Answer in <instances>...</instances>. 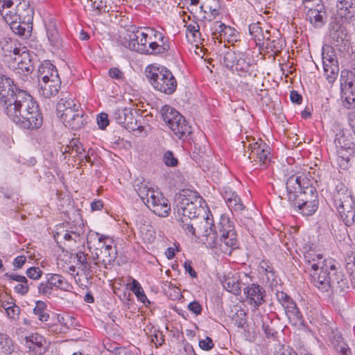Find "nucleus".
Segmentation results:
<instances>
[{
	"mask_svg": "<svg viewBox=\"0 0 355 355\" xmlns=\"http://www.w3.org/2000/svg\"><path fill=\"white\" fill-rule=\"evenodd\" d=\"M15 92L3 106L5 113L22 128H39L43 118L37 103L25 90L15 88Z\"/></svg>",
	"mask_w": 355,
	"mask_h": 355,
	"instance_id": "obj_1",
	"label": "nucleus"
},
{
	"mask_svg": "<svg viewBox=\"0 0 355 355\" xmlns=\"http://www.w3.org/2000/svg\"><path fill=\"white\" fill-rule=\"evenodd\" d=\"M121 42L127 49L146 55H166L170 49L168 37L150 27H131Z\"/></svg>",
	"mask_w": 355,
	"mask_h": 355,
	"instance_id": "obj_2",
	"label": "nucleus"
},
{
	"mask_svg": "<svg viewBox=\"0 0 355 355\" xmlns=\"http://www.w3.org/2000/svg\"><path fill=\"white\" fill-rule=\"evenodd\" d=\"M287 198L291 205L297 207L304 216H311L318 207V196L316 189L309 180L295 174L290 176L286 182Z\"/></svg>",
	"mask_w": 355,
	"mask_h": 355,
	"instance_id": "obj_3",
	"label": "nucleus"
},
{
	"mask_svg": "<svg viewBox=\"0 0 355 355\" xmlns=\"http://www.w3.org/2000/svg\"><path fill=\"white\" fill-rule=\"evenodd\" d=\"M311 282L322 293L342 292L349 288L345 275L338 270L337 263L332 259H324L319 269L309 272Z\"/></svg>",
	"mask_w": 355,
	"mask_h": 355,
	"instance_id": "obj_4",
	"label": "nucleus"
},
{
	"mask_svg": "<svg viewBox=\"0 0 355 355\" xmlns=\"http://www.w3.org/2000/svg\"><path fill=\"white\" fill-rule=\"evenodd\" d=\"M202 200L196 192L191 191H182L176 196L174 214L180 226L200 216L203 209Z\"/></svg>",
	"mask_w": 355,
	"mask_h": 355,
	"instance_id": "obj_5",
	"label": "nucleus"
},
{
	"mask_svg": "<svg viewBox=\"0 0 355 355\" xmlns=\"http://www.w3.org/2000/svg\"><path fill=\"white\" fill-rule=\"evenodd\" d=\"M135 189L142 202L156 215L166 216L171 211L168 200L162 193L149 188L146 184L139 183L135 186Z\"/></svg>",
	"mask_w": 355,
	"mask_h": 355,
	"instance_id": "obj_6",
	"label": "nucleus"
},
{
	"mask_svg": "<svg viewBox=\"0 0 355 355\" xmlns=\"http://www.w3.org/2000/svg\"><path fill=\"white\" fill-rule=\"evenodd\" d=\"M146 73L155 89L169 95L176 90V79L172 72L165 67L148 66Z\"/></svg>",
	"mask_w": 355,
	"mask_h": 355,
	"instance_id": "obj_7",
	"label": "nucleus"
},
{
	"mask_svg": "<svg viewBox=\"0 0 355 355\" xmlns=\"http://www.w3.org/2000/svg\"><path fill=\"white\" fill-rule=\"evenodd\" d=\"M218 228L219 233L218 252L231 254L232 251L237 248L239 245L234 223L228 218L222 217Z\"/></svg>",
	"mask_w": 355,
	"mask_h": 355,
	"instance_id": "obj_8",
	"label": "nucleus"
},
{
	"mask_svg": "<svg viewBox=\"0 0 355 355\" xmlns=\"http://www.w3.org/2000/svg\"><path fill=\"white\" fill-rule=\"evenodd\" d=\"M28 9L31 8L25 0H0V15L8 24L21 19Z\"/></svg>",
	"mask_w": 355,
	"mask_h": 355,
	"instance_id": "obj_9",
	"label": "nucleus"
},
{
	"mask_svg": "<svg viewBox=\"0 0 355 355\" xmlns=\"http://www.w3.org/2000/svg\"><path fill=\"white\" fill-rule=\"evenodd\" d=\"M110 239L101 236L98 237V247L93 255L94 264L98 267L107 268L115 261L117 257V250L115 246L112 245Z\"/></svg>",
	"mask_w": 355,
	"mask_h": 355,
	"instance_id": "obj_10",
	"label": "nucleus"
},
{
	"mask_svg": "<svg viewBox=\"0 0 355 355\" xmlns=\"http://www.w3.org/2000/svg\"><path fill=\"white\" fill-rule=\"evenodd\" d=\"M71 285L60 275L49 273L46 275V280L38 286V292L44 295H51L54 289L68 291Z\"/></svg>",
	"mask_w": 355,
	"mask_h": 355,
	"instance_id": "obj_11",
	"label": "nucleus"
},
{
	"mask_svg": "<svg viewBox=\"0 0 355 355\" xmlns=\"http://www.w3.org/2000/svg\"><path fill=\"white\" fill-rule=\"evenodd\" d=\"M186 232L196 238H200L209 230L211 227H214L213 220L208 217H196L191 220V222L187 223L184 225L180 226Z\"/></svg>",
	"mask_w": 355,
	"mask_h": 355,
	"instance_id": "obj_12",
	"label": "nucleus"
},
{
	"mask_svg": "<svg viewBox=\"0 0 355 355\" xmlns=\"http://www.w3.org/2000/svg\"><path fill=\"white\" fill-rule=\"evenodd\" d=\"M306 12V19L314 28H320L324 26L327 21V14L322 3H318L313 7L309 8Z\"/></svg>",
	"mask_w": 355,
	"mask_h": 355,
	"instance_id": "obj_13",
	"label": "nucleus"
},
{
	"mask_svg": "<svg viewBox=\"0 0 355 355\" xmlns=\"http://www.w3.org/2000/svg\"><path fill=\"white\" fill-rule=\"evenodd\" d=\"M33 15V9H28L27 13L23 15L21 19L16 20V22L9 24L13 33L25 37L29 36L32 30Z\"/></svg>",
	"mask_w": 355,
	"mask_h": 355,
	"instance_id": "obj_14",
	"label": "nucleus"
},
{
	"mask_svg": "<svg viewBox=\"0 0 355 355\" xmlns=\"http://www.w3.org/2000/svg\"><path fill=\"white\" fill-rule=\"evenodd\" d=\"M13 67L16 70V73L27 76L33 71L34 65L31 55L26 48L17 55L13 57Z\"/></svg>",
	"mask_w": 355,
	"mask_h": 355,
	"instance_id": "obj_15",
	"label": "nucleus"
},
{
	"mask_svg": "<svg viewBox=\"0 0 355 355\" xmlns=\"http://www.w3.org/2000/svg\"><path fill=\"white\" fill-rule=\"evenodd\" d=\"M244 294L250 304L258 309L265 302V290L257 284H252L244 288Z\"/></svg>",
	"mask_w": 355,
	"mask_h": 355,
	"instance_id": "obj_16",
	"label": "nucleus"
},
{
	"mask_svg": "<svg viewBox=\"0 0 355 355\" xmlns=\"http://www.w3.org/2000/svg\"><path fill=\"white\" fill-rule=\"evenodd\" d=\"M251 151L248 158L252 161L265 164L270 155V147L262 141H256L250 144Z\"/></svg>",
	"mask_w": 355,
	"mask_h": 355,
	"instance_id": "obj_17",
	"label": "nucleus"
},
{
	"mask_svg": "<svg viewBox=\"0 0 355 355\" xmlns=\"http://www.w3.org/2000/svg\"><path fill=\"white\" fill-rule=\"evenodd\" d=\"M60 85V77L38 83L39 94L44 98H50L58 94Z\"/></svg>",
	"mask_w": 355,
	"mask_h": 355,
	"instance_id": "obj_18",
	"label": "nucleus"
},
{
	"mask_svg": "<svg viewBox=\"0 0 355 355\" xmlns=\"http://www.w3.org/2000/svg\"><path fill=\"white\" fill-rule=\"evenodd\" d=\"M340 218L347 226H350L354 222L355 207L354 200L334 205Z\"/></svg>",
	"mask_w": 355,
	"mask_h": 355,
	"instance_id": "obj_19",
	"label": "nucleus"
},
{
	"mask_svg": "<svg viewBox=\"0 0 355 355\" xmlns=\"http://www.w3.org/2000/svg\"><path fill=\"white\" fill-rule=\"evenodd\" d=\"M16 86L12 80L3 74H0V105L3 107L12 96L16 94Z\"/></svg>",
	"mask_w": 355,
	"mask_h": 355,
	"instance_id": "obj_20",
	"label": "nucleus"
},
{
	"mask_svg": "<svg viewBox=\"0 0 355 355\" xmlns=\"http://www.w3.org/2000/svg\"><path fill=\"white\" fill-rule=\"evenodd\" d=\"M59 75L55 67L49 62L45 61L41 63L37 69V80L38 83L44 80H51L52 78H58Z\"/></svg>",
	"mask_w": 355,
	"mask_h": 355,
	"instance_id": "obj_21",
	"label": "nucleus"
},
{
	"mask_svg": "<svg viewBox=\"0 0 355 355\" xmlns=\"http://www.w3.org/2000/svg\"><path fill=\"white\" fill-rule=\"evenodd\" d=\"M0 47L6 56L17 55L25 47L17 46L16 40L3 37L0 40Z\"/></svg>",
	"mask_w": 355,
	"mask_h": 355,
	"instance_id": "obj_22",
	"label": "nucleus"
},
{
	"mask_svg": "<svg viewBox=\"0 0 355 355\" xmlns=\"http://www.w3.org/2000/svg\"><path fill=\"white\" fill-rule=\"evenodd\" d=\"M249 33L256 45L259 48H263L267 37L270 36V32L266 31L264 33L259 23H253L249 26Z\"/></svg>",
	"mask_w": 355,
	"mask_h": 355,
	"instance_id": "obj_23",
	"label": "nucleus"
},
{
	"mask_svg": "<svg viewBox=\"0 0 355 355\" xmlns=\"http://www.w3.org/2000/svg\"><path fill=\"white\" fill-rule=\"evenodd\" d=\"M304 262L307 264L306 269L310 271H313L315 269H319L320 266L324 263L323 255L317 253L314 250H309L304 254Z\"/></svg>",
	"mask_w": 355,
	"mask_h": 355,
	"instance_id": "obj_24",
	"label": "nucleus"
},
{
	"mask_svg": "<svg viewBox=\"0 0 355 355\" xmlns=\"http://www.w3.org/2000/svg\"><path fill=\"white\" fill-rule=\"evenodd\" d=\"M169 128L180 139L187 137L191 133V127L188 124L182 115L180 121H173Z\"/></svg>",
	"mask_w": 355,
	"mask_h": 355,
	"instance_id": "obj_25",
	"label": "nucleus"
},
{
	"mask_svg": "<svg viewBox=\"0 0 355 355\" xmlns=\"http://www.w3.org/2000/svg\"><path fill=\"white\" fill-rule=\"evenodd\" d=\"M45 343V339L42 336L36 334L26 338V346L36 355H42L46 351Z\"/></svg>",
	"mask_w": 355,
	"mask_h": 355,
	"instance_id": "obj_26",
	"label": "nucleus"
},
{
	"mask_svg": "<svg viewBox=\"0 0 355 355\" xmlns=\"http://www.w3.org/2000/svg\"><path fill=\"white\" fill-rule=\"evenodd\" d=\"M334 205H341L345 202L353 200L351 192L343 183H338L332 194Z\"/></svg>",
	"mask_w": 355,
	"mask_h": 355,
	"instance_id": "obj_27",
	"label": "nucleus"
},
{
	"mask_svg": "<svg viewBox=\"0 0 355 355\" xmlns=\"http://www.w3.org/2000/svg\"><path fill=\"white\" fill-rule=\"evenodd\" d=\"M337 163L341 169L346 170L350 166V160L354 157V148H336Z\"/></svg>",
	"mask_w": 355,
	"mask_h": 355,
	"instance_id": "obj_28",
	"label": "nucleus"
},
{
	"mask_svg": "<svg viewBox=\"0 0 355 355\" xmlns=\"http://www.w3.org/2000/svg\"><path fill=\"white\" fill-rule=\"evenodd\" d=\"M200 241L206 245L207 248L214 250L216 253L218 252V230L216 231L213 227H211L209 230H208V232L200 238Z\"/></svg>",
	"mask_w": 355,
	"mask_h": 355,
	"instance_id": "obj_29",
	"label": "nucleus"
},
{
	"mask_svg": "<svg viewBox=\"0 0 355 355\" xmlns=\"http://www.w3.org/2000/svg\"><path fill=\"white\" fill-rule=\"evenodd\" d=\"M284 311L293 325L298 326L303 324V315L295 302L293 303V305L288 306Z\"/></svg>",
	"mask_w": 355,
	"mask_h": 355,
	"instance_id": "obj_30",
	"label": "nucleus"
},
{
	"mask_svg": "<svg viewBox=\"0 0 355 355\" xmlns=\"http://www.w3.org/2000/svg\"><path fill=\"white\" fill-rule=\"evenodd\" d=\"M160 114L164 121L169 127L175 120L182 119V115L174 108L169 105H164L160 110Z\"/></svg>",
	"mask_w": 355,
	"mask_h": 355,
	"instance_id": "obj_31",
	"label": "nucleus"
},
{
	"mask_svg": "<svg viewBox=\"0 0 355 355\" xmlns=\"http://www.w3.org/2000/svg\"><path fill=\"white\" fill-rule=\"evenodd\" d=\"M334 143L336 148H354L355 144L352 141L349 135H347L343 130H339L335 137Z\"/></svg>",
	"mask_w": 355,
	"mask_h": 355,
	"instance_id": "obj_32",
	"label": "nucleus"
},
{
	"mask_svg": "<svg viewBox=\"0 0 355 355\" xmlns=\"http://www.w3.org/2000/svg\"><path fill=\"white\" fill-rule=\"evenodd\" d=\"M141 116H134L133 110L132 109V112H130V114L125 118V121L124 123H122V126L129 131H135L139 130L141 132L144 130V127L141 125L139 119Z\"/></svg>",
	"mask_w": 355,
	"mask_h": 355,
	"instance_id": "obj_33",
	"label": "nucleus"
},
{
	"mask_svg": "<svg viewBox=\"0 0 355 355\" xmlns=\"http://www.w3.org/2000/svg\"><path fill=\"white\" fill-rule=\"evenodd\" d=\"M235 69L240 73V76H245L250 73V59L246 58L243 53H239V57L234 64Z\"/></svg>",
	"mask_w": 355,
	"mask_h": 355,
	"instance_id": "obj_34",
	"label": "nucleus"
},
{
	"mask_svg": "<svg viewBox=\"0 0 355 355\" xmlns=\"http://www.w3.org/2000/svg\"><path fill=\"white\" fill-rule=\"evenodd\" d=\"M324 69V75L326 76L327 80L329 83H333L338 74L339 68L338 64H331V61L329 63L324 62V65H323Z\"/></svg>",
	"mask_w": 355,
	"mask_h": 355,
	"instance_id": "obj_35",
	"label": "nucleus"
},
{
	"mask_svg": "<svg viewBox=\"0 0 355 355\" xmlns=\"http://www.w3.org/2000/svg\"><path fill=\"white\" fill-rule=\"evenodd\" d=\"M331 341L336 349L343 355H347L349 349L346 343L343 341V338L339 332L333 333Z\"/></svg>",
	"mask_w": 355,
	"mask_h": 355,
	"instance_id": "obj_36",
	"label": "nucleus"
},
{
	"mask_svg": "<svg viewBox=\"0 0 355 355\" xmlns=\"http://www.w3.org/2000/svg\"><path fill=\"white\" fill-rule=\"evenodd\" d=\"M46 35L48 40L53 46L58 47L61 44L60 37L53 24H49L46 26Z\"/></svg>",
	"mask_w": 355,
	"mask_h": 355,
	"instance_id": "obj_37",
	"label": "nucleus"
},
{
	"mask_svg": "<svg viewBox=\"0 0 355 355\" xmlns=\"http://www.w3.org/2000/svg\"><path fill=\"white\" fill-rule=\"evenodd\" d=\"M15 348L10 337L0 332V352L6 354H11L14 352Z\"/></svg>",
	"mask_w": 355,
	"mask_h": 355,
	"instance_id": "obj_38",
	"label": "nucleus"
},
{
	"mask_svg": "<svg viewBox=\"0 0 355 355\" xmlns=\"http://www.w3.org/2000/svg\"><path fill=\"white\" fill-rule=\"evenodd\" d=\"M351 67H352V71H350V74L352 76H354L355 78V55L351 60ZM349 74V72L347 71H341V77H340V87L342 89H345L347 86H348L349 88H352L353 87V82L352 80H348V78H346L345 76H348Z\"/></svg>",
	"mask_w": 355,
	"mask_h": 355,
	"instance_id": "obj_39",
	"label": "nucleus"
},
{
	"mask_svg": "<svg viewBox=\"0 0 355 355\" xmlns=\"http://www.w3.org/2000/svg\"><path fill=\"white\" fill-rule=\"evenodd\" d=\"M343 31L341 26L337 24H331L329 30V36L334 41V45H338L343 40Z\"/></svg>",
	"mask_w": 355,
	"mask_h": 355,
	"instance_id": "obj_40",
	"label": "nucleus"
},
{
	"mask_svg": "<svg viewBox=\"0 0 355 355\" xmlns=\"http://www.w3.org/2000/svg\"><path fill=\"white\" fill-rule=\"evenodd\" d=\"M132 112L130 107H117L114 109L112 114L113 119L119 124L122 125L125 121V118Z\"/></svg>",
	"mask_w": 355,
	"mask_h": 355,
	"instance_id": "obj_41",
	"label": "nucleus"
},
{
	"mask_svg": "<svg viewBox=\"0 0 355 355\" xmlns=\"http://www.w3.org/2000/svg\"><path fill=\"white\" fill-rule=\"evenodd\" d=\"M33 313L42 322H46L49 318V314L46 310V304L42 301H37L33 309Z\"/></svg>",
	"mask_w": 355,
	"mask_h": 355,
	"instance_id": "obj_42",
	"label": "nucleus"
},
{
	"mask_svg": "<svg viewBox=\"0 0 355 355\" xmlns=\"http://www.w3.org/2000/svg\"><path fill=\"white\" fill-rule=\"evenodd\" d=\"M211 30L212 31L213 38H217L216 34L218 33L219 36L223 35L225 36L227 34V31H234L230 26H226L221 21H215L211 24Z\"/></svg>",
	"mask_w": 355,
	"mask_h": 355,
	"instance_id": "obj_43",
	"label": "nucleus"
},
{
	"mask_svg": "<svg viewBox=\"0 0 355 355\" xmlns=\"http://www.w3.org/2000/svg\"><path fill=\"white\" fill-rule=\"evenodd\" d=\"M203 6L205 7V8L207 9L210 13L209 15V21L214 19L216 16L218 15V10L220 8L218 0H207L204 5L201 6V8Z\"/></svg>",
	"mask_w": 355,
	"mask_h": 355,
	"instance_id": "obj_44",
	"label": "nucleus"
},
{
	"mask_svg": "<svg viewBox=\"0 0 355 355\" xmlns=\"http://www.w3.org/2000/svg\"><path fill=\"white\" fill-rule=\"evenodd\" d=\"M223 286L226 288V290L230 293H232L234 295H237L240 293L241 284L238 279L234 277H230L225 279Z\"/></svg>",
	"mask_w": 355,
	"mask_h": 355,
	"instance_id": "obj_45",
	"label": "nucleus"
},
{
	"mask_svg": "<svg viewBox=\"0 0 355 355\" xmlns=\"http://www.w3.org/2000/svg\"><path fill=\"white\" fill-rule=\"evenodd\" d=\"M337 7L344 10L343 15L351 14V17L355 13V0H338ZM343 15V13H341Z\"/></svg>",
	"mask_w": 355,
	"mask_h": 355,
	"instance_id": "obj_46",
	"label": "nucleus"
},
{
	"mask_svg": "<svg viewBox=\"0 0 355 355\" xmlns=\"http://www.w3.org/2000/svg\"><path fill=\"white\" fill-rule=\"evenodd\" d=\"M187 36L188 38L191 37L193 42L200 40V26L196 21H192L187 26Z\"/></svg>",
	"mask_w": 355,
	"mask_h": 355,
	"instance_id": "obj_47",
	"label": "nucleus"
},
{
	"mask_svg": "<svg viewBox=\"0 0 355 355\" xmlns=\"http://www.w3.org/2000/svg\"><path fill=\"white\" fill-rule=\"evenodd\" d=\"M86 123V118L83 111H80L78 114H76L75 117L71 121H68L66 126H69L73 130L80 129L84 124Z\"/></svg>",
	"mask_w": 355,
	"mask_h": 355,
	"instance_id": "obj_48",
	"label": "nucleus"
},
{
	"mask_svg": "<svg viewBox=\"0 0 355 355\" xmlns=\"http://www.w3.org/2000/svg\"><path fill=\"white\" fill-rule=\"evenodd\" d=\"M130 290L135 293L137 296V299L143 303H146V302H150L145 295L142 287L140 284L135 279H132V284L130 286Z\"/></svg>",
	"mask_w": 355,
	"mask_h": 355,
	"instance_id": "obj_49",
	"label": "nucleus"
},
{
	"mask_svg": "<svg viewBox=\"0 0 355 355\" xmlns=\"http://www.w3.org/2000/svg\"><path fill=\"white\" fill-rule=\"evenodd\" d=\"M275 295L277 301L282 305L284 311L287 309L288 306L293 305L294 302V300L283 291H277Z\"/></svg>",
	"mask_w": 355,
	"mask_h": 355,
	"instance_id": "obj_50",
	"label": "nucleus"
},
{
	"mask_svg": "<svg viewBox=\"0 0 355 355\" xmlns=\"http://www.w3.org/2000/svg\"><path fill=\"white\" fill-rule=\"evenodd\" d=\"M238 57L239 53H236V52L232 50H228L224 54L223 62L227 68L231 69L234 67Z\"/></svg>",
	"mask_w": 355,
	"mask_h": 355,
	"instance_id": "obj_51",
	"label": "nucleus"
},
{
	"mask_svg": "<svg viewBox=\"0 0 355 355\" xmlns=\"http://www.w3.org/2000/svg\"><path fill=\"white\" fill-rule=\"evenodd\" d=\"M68 148H71V153L75 152L76 155L79 159H83V153L85 152V148H83L81 143L78 141L76 139H73L70 141V145L67 146Z\"/></svg>",
	"mask_w": 355,
	"mask_h": 355,
	"instance_id": "obj_52",
	"label": "nucleus"
},
{
	"mask_svg": "<svg viewBox=\"0 0 355 355\" xmlns=\"http://www.w3.org/2000/svg\"><path fill=\"white\" fill-rule=\"evenodd\" d=\"M80 105L78 106L67 109L66 112L62 113L60 115V119L63 121L65 124L68 123V121H71L73 117H75L76 114H78L81 110H79Z\"/></svg>",
	"mask_w": 355,
	"mask_h": 355,
	"instance_id": "obj_53",
	"label": "nucleus"
},
{
	"mask_svg": "<svg viewBox=\"0 0 355 355\" xmlns=\"http://www.w3.org/2000/svg\"><path fill=\"white\" fill-rule=\"evenodd\" d=\"M163 162L166 166L170 167H175L178 164V159L175 157L173 152L171 150H167L164 153Z\"/></svg>",
	"mask_w": 355,
	"mask_h": 355,
	"instance_id": "obj_54",
	"label": "nucleus"
},
{
	"mask_svg": "<svg viewBox=\"0 0 355 355\" xmlns=\"http://www.w3.org/2000/svg\"><path fill=\"white\" fill-rule=\"evenodd\" d=\"M231 201L232 202H227L226 204L232 211L240 212L244 209L245 206L243 205L239 196L231 200Z\"/></svg>",
	"mask_w": 355,
	"mask_h": 355,
	"instance_id": "obj_55",
	"label": "nucleus"
},
{
	"mask_svg": "<svg viewBox=\"0 0 355 355\" xmlns=\"http://www.w3.org/2000/svg\"><path fill=\"white\" fill-rule=\"evenodd\" d=\"M108 74L110 78L119 81H124L125 76L122 71L117 67H113L109 69Z\"/></svg>",
	"mask_w": 355,
	"mask_h": 355,
	"instance_id": "obj_56",
	"label": "nucleus"
},
{
	"mask_svg": "<svg viewBox=\"0 0 355 355\" xmlns=\"http://www.w3.org/2000/svg\"><path fill=\"white\" fill-rule=\"evenodd\" d=\"M92 10H98V12H105L107 8L105 2L103 0H93L90 5L87 6Z\"/></svg>",
	"mask_w": 355,
	"mask_h": 355,
	"instance_id": "obj_57",
	"label": "nucleus"
},
{
	"mask_svg": "<svg viewBox=\"0 0 355 355\" xmlns=\"http://www.w3.org/2000/svg\"><path fill=\"white\" fill-rule=\"evenodd\" d=\"M42 271L38 267H31L26 270V275L32 279H39L42 275Z\"/></svg>",
	"mask_w": 355,
	"mask_h": 355,
	"instance_id": "obj_58",
	"label": "nucleus"
},
{
	"mask_svg": "<svg viewBox=\"0 0 355 355\" xmlns=\"http://www.w3.org/2000/svg\"><path fill=\"white\" fill-rule=\"evenodd\" d=\"M78 261L82 265L85 271L91 272L92 266L88 263L86 255L83 252H78L76 255Z\"/></svg>",
	"mask_w": 355,
	"mask_h": 355,
	"instance_id": "obj_59",
	"label": "nucleus"
},
{
	"mask_svg": "<svg viewBox=\"0 0 355 355\" xmlns=\"http://www.w3.org/2000/svg\"><path fill=\"white\" fill-rule=\"evenodd\" d=\"M279 42L275 41L274 40H271L270 39V36L267 37V40H266L265 46L268 49H270L271 51L277 53L280 51L282 49V45H279Z\"/></svg>",
	"mask_w": 355,
	"mask_h": 355,
	"instance_id": "obj_60",
	"label": "nucleus"
},
{
	"mask_svg": "<svg viewBox=\"0 0 355 355\" xmlns=\"http://www.w3.org/2000/svg\"><path fill=\"white\" fill-rule=\"evenodd\" d=\"M274 355H297V354L290 349L288 347L279 346L275 352ZM305 355H313L311 354H306Z\"/></svg>",
	"mask_w": 355,
	"mask_h": 355,
	"instance_id": "obj_61",
	"label": "nucleus"
},
{
	"mask_svg": "<svg viewBox=\"0 0 355 355\" xmlns=\"http://www.w3.org/2000/svg\"><path fill=\"white\" fill-rule=\"evenodd\" d=\"M221 195L226 203L232 202L231 200L238 196L236 193L232 191L230 187H225L221 192Z\"/></svg>",
	"mask_w": 355,
	"mask_h": 355,
	"instance_id": "obj_62",
	"label": "nucleus"
},
{
	"mask_svg": "<svg viewBox=\"0 0 355 355\" xmlns=\"http://www.w3.org/2000/svg\"><path fill=\"white\" fill-rule=\"evenodd\" d=\"M97 123L101 130H104L109 124L108 115L106 113H101L97 116Z\"/></svg>",
	"mask_w": 355,
	"mask_h": 355,
	"instance_id": "obj_63",
	"label": "nucleus"
},
{
	"mask_svg": "<svg viewBox=\"0 0 355 355\" xmlns=\"http://www.w3.org/2000/svg\"><path fill=\"white\" fill-rule=\"evenodd\" d=\"M28 290L29 285L28 281L26 282H19V284L15 286V291L21 295L27 294Z\"/></svg>",
	"mask_w": 355,
	"mask_h": 355,
	"instance_id": "obj_64",
	"label": "nucleus"
}]
</instances>
